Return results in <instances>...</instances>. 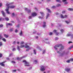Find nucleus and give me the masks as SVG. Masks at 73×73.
<instances>
[{"label":"nucleus","mask_w":73,"mask_h":73,"mask_svg":"<svg viewBox=\"0 0 73 73\" xmlns=\"http://www.w3.org/2000/svg\"><path fill=\"white\" fill-rule=\"evenodd\" d=\"M13 4V3L11 2V3H7L6 4V5L7 7L6 8V9H5V10L6 11L7 13H8V14H11V13L9 12V7L10 8H11V9H13L15 8V6L14 5L10 6L9 7V5H11V4Z\"/></svg>","instance_id":"f257e3e1"},{"label":"nucleus","mask_w":73,"mask_h":73,"mask_svg":"<svg viewBox=\"0 0 73 73\" xmlns=\"http://www.w3.org/2000/svg\"><path fill=\"white\" fill-rule=\"evenodd\" d=\"M60 47L61 48L59 50H63V49H64V46H62L61 44H56L55 45V46H54V48L55 50H57V48H58V47Z\"/></svg>","instance_id":"f03ea898"},{"label":"nucleus","mask_w":73,"mask_h":73,"mask_svg":"<svg viewBox=\"0 0 73 73\" xmlns=\"http://www.w3.org/2000/svg\"><path fill=\"white\" fill-rule=\"evenodd\" d=\"M23 62H25V66H29V63L26 60H23Z\"/></svg>","instance_id":"7ed1b4c3"},{"label":"nucleus","mask_w":73,"mask_h":73,"mask_svg":"<svg viewBox=\"0 0 73 73\" xmlns=\"http://www.w3.org/2000/svg\"><path fill=\"white\" fill-rule=\"evenodd\" d=\"M37 15V14L35 12H33L31 14L32 16H33V17L36 16Z\"/></svg>","instance_id":"20e7f679"},{"label":"nucleus","mask_w":73,"mask_h":73,"mask_svg":"<svg viewBox=\"0 0 73 73\" xmlns=\"http://www.w3.org/2000/svg\"><path fill=\"white\" fill-rule=\"evenodd\" d=\"M25 11H27L28 13H30L31 12V10L30 9H28L27 8H25Z\"/></svg>","instance_id":"39448f33"},{"label":"nucleus","mask_w":73,"mask_h":73,"mask_svg":"<svg viewBox=\"0 0 73 73\" xmlns=\"http://www.w3.org/2000/svg\"><path fill=\"white\" fill-rule=\"evenodd\" d=\"M6 62V61H3L1 63H0V65L2 66H5V64H4V63Z\"/></svg>","instance_id":"423d86ee"},{"label":"nucleus","mask_w":73,"mask_h":73,"mask_svg":"<svg viewBox=\"0 0 73 73\" xmlns=\"http://www.w3.org/2000/svg\"><path fill=\"white\" fill-rule=\"evenodd\" d=\"M41 68L40 69V70L42 72H43L45 70V69L44 66H42L41 67Z\"/></svg>","instance_id":"0eeeda50"},{"label":"nucleus","mask_w":73,"mask_h":73,"mask_svg":"<svg viewBox=\"0 0 73 73\" xmlns=\"http://www.w3.org/2000/svg\"><path fill=\"white\" fill-rule=\"evenodd\" d=\"M25 48H29V46L28 45L27 43L26 44V45L25 46Z\"/></svg>","instance_id":"6e6552de"},{"label":"nucleus","mask_w":73,"mask_h":73,"mask_svg":"<svg viewBox=\"0 0 73 73\" xmlns=\"http://www.w3.org/2000/svg\"><path fill=\"white\" fill-rule=\"evenodd\" d=\"M70 68H66L65 69V70L67 72H69L70 71Z\"/></svg>","instance_id":"1a4fd4ad"},{"label":"nucleus","mask_w":73,"mask_h":73,"mask_svg":"<svg viewBox=\"0 0 73 73\" xmlns=\"http://www.w3.org/2000/svg\"><path fill=\"white\" fill-rule=\"evenodd\" d=\"M1 13H2V14L3 15L4 17H5V13L4 12V11H1Z\"/></svg>","instance_id":"9d476101"},{"label":"nucleus","mask_w":73,"mask_h":73,"mask_svg":"<svg viewBox=\"0 0 73 73\" xmlns=\"http://www.w3.org/2000/svg\"><path fill=\"white\" fill-rule=\"evenodd\" d=\"M43 28H45L46 27V23L45 22H43Z\"/></svg>","instance_id":"9b49d317"},{"label":"nucleus","mask_w":73,"mask_h":73,"mask_svg":"<svg viewBox=\"0 0 73 73\" xmlns=\"http://www.w3.org/2000/svg\"><path fill=\"white\" fill-rule=\"evenodd\" d=\"M46 9L47 10L48 12H49V13H51L52 12L50 10L48 9V8H46Z\"/></svg>","instance_id":"f8f14e48"},{"label":"nucleus","mask_w":73,"mask_h":73,"mask_svg":"<svg viewBox=\"0 0 73 73\" xmlns=\"http://www.w3.org/2000/svg\"><path fill=\"white\" fill-rule=\"evenodd\" d=\"M9 25V26H12V24L11 23H8L6 24V26Z\"/></svg>","instance_id":"ddd939ff"},{"label":"nucleus","mask_w":73,"mask_h":73,"mask_svg":"<svg viewBox=\"0 0 73 73\" xmlns=\"http://www.w3.org/2000/svg\"><path fill=\"white\" fill-rule=\"evenodd\" d=\"M68 11H73V9L72 8H69L68 9Z\"/></svg>","instance_id":"4468645a"},{"label":"nucleus","mask_w":73,"mask_h":73,"mask_svg":"<svg viewBox=\"0 0 73 73\" xmlns=\"http://www.w3.org/2000/svg\"><path fill=\"white\" fill-rule=\"evenodd\" d=\"M19 35L21 36H23V32H22V31H21L20 33H19Z\"/></svg>","instance_id":"2eb2a0df"},{"label":"nucleus","mask_w":73,"mask_h":73,"mask_svg":"<svg viewBox=\"0 0 73 73\" xmlns=\"http://www.w3.org/2000/svg\"><path fill=\"white\" fill-rule=\"evenodd\" d=\"M4 36H5V38H7L8 37V35H7L5 34H3Z\"/></svg>","instance_id":"dca6fc26"},{"label":"nucleus","mask_w":73,"mask_h":73,"mask_svg":"<svg viewBox=\"0 0 73 73\" xmlns=\"http://www.w3.org/2000/svg\"><path fill=\"white\" fill-rule=\"evenodd\" d=\"M1 20H2L3 21H4V18L1 17L0 18V21H1Z\"/></svg>","instance_id":"f3484780"},{"label":"nucleus","mask_w":73,"mask_h":73,"mask_svg":"<svg viewBox=\"0 0 73 73\" xmlns=\"http://www.w3.org/2000/svg\"><path fill=\"white\" fill-rule=\"evenodd\" d=\"M5 19L6 21H9V18L8 17H5Z\"/></svg>","instance_id":"a211bd4d"},{"label":"nucleus","mask_w":73,"mask_h":73,"mask_svg":"<svg viewBox=\"0 0 73 73\" xmlns=\"http://www.w3.org/2000/svg\"><path fill=\"white\" fill-rule=\"evenodd\" d=\"M60 6L61 5L60 4H58L56 5V7H60Z\"/></svg>","instance_id":"6ab92c4d"},{"label":"nucleus","mask_w":73,"mask_h":73,"mask_svg":"<svg viewBox=\"0 0 73 73\" xmlns=\"http://www.w3.org/2000/svg\"><path fill=\"white\" fill-rule=\"evenodd\" d=\"M2 40H3V41H4V42H6V39H5V38H3L2 39Z\"/></svg>","instance_id":"aec40b11"},{"label":"nucleus","mask_w":73,"mask_h":73,"mask_svg":"<svg viewBox=\"0 0 73 73\" xmlns=\"http://www.w3.org/2000/svg\"><path fill=\"white\" fill-rule=\"evenodd\" d=\"M49 14H47L46 17V19H48V17H49Z\"/></svg>","instance_id":"412c9836"},{"label":"nucleus","mask_w":73,"mask_h":73,"mask_svg":"<svg viewBox=\"0 0 73 73\" xmlns=\"http://www.w3.org/2000/svg\"><path fill=\"white\" fill-rule=\"evenodd\" d=\"M60 32L61 33H63L64 32V30H63L62 29H61L60 30Z\"/></svg>","instance_id":"4be33fe9"},{"label":"nucleus","mask_w":73,"mask_h":73,"mask_svg":"<svg viewBox=\"0 0 73 73\" xmlns=\"http://www.w3.org/2000/svg\"><path fill=\"white\" fill-rule=\"evenodd\" d=\"M33 51L34 54H36V50H34Z\"/></svg>","instance_id":"5701e85b"},{"label":"nucleus","mask_w":73,"mask_h":73,"mask_svg":"<svg viewBox=\"0 0 73 73\" xmlns=\"http://www.w3.org/2000/svg\"><path fill=\"white\" fill-rule=\"evenodd\" d=\"M65 22L66 23V24H69V22H68V21H65Z\"/></svg>","instance_id":"b1692460"},{"label":"nucleus","mask_w":73,"mask_h":73,"mask_svg":"<svg viewBox=\"0 0 73 73\" xmlns=\"http://www.w3.org/2000/svg\"><path fill=\"white\" fill-rule=\"evenodd\" d=\"M56 1L57 2L61 3V1L60 0H56Z\"/></svg>","instance_id":"393cba45"},{"label":"nucleus","mask_w":73,"mask_h":73,"mask_svg":"<svg viewBox=\"0 0 73 73\" xmlns=\"http://www.w3.org/2000/svg\"><path fill=\"white\" fill-rule=\"evenodd\" d=\"M60 16H61V18H62V19H64V16H63V15H62V14H61V15Z\"/></svg>","instance_id":"a878e982"},{"label":"nucleus","mask_w":73,"mask_h":73,"mask_svg":"<svg viewBox=\"0 0 73 73\" xmlns=\"http://www.w3.org/2000/svg\"><path fill=\"white\" fill-rule=\"evenodd\" d=\"M13 30V28H12L10 30V32H12V31Z\"/></svg>","instance_id":"bb28decb"},{"label":"nucleus","mask_w":73,"mask_h":73,"mask_svg":"<svg viewBox=\"0 0 73 73\" xmlns=\"http://www.w3.org/2000/svg\"><path fill=\"white\" fill-rule=\"evenodd\" d=\"M40 14L42 15V16H44V13L40 12Z\"/></svg>","instance_id":"cd10ccee"},{"label":"nucleus","mask_w":73,"mask_h":73,"mask_svg":"<svg viewBox=\"0 0 73 73\" xmlns=\"http://www.w3.org/2000/svg\"><path fill=\"white\" fill-rule=\"evenodd\" d=\"M34 62L35 64H37V61L35 60L34 61Z\"/></svg>","instance_id":"c85d7f7f"},{"label":"nucleus","mask_w":73,"mask_h":73,"mask_svg":"<svg viewBox=\"0 0 73 73\" xmlns=\"http://www.w3.org/2000/svg\"><path fill=\"white\" fill-rule=\"evenodd\" d=\"M25 46L24 45H21L20 46V47L21 48H23V47H24Z\"/></svg>","instance_id":"c756f323"},{"label":"nucleus","mask_w":73,"mask_h":73,"mask_svg":"<svg viewBox=\"0 0 73 73\" xmlns=\"http://www.w3.org/2000/svg\"><path fill=\"white\" fill-rule=\"evenodd\" d=\"M52 34H53V33L51 32H50L49 34V35L50 36L51 35H52Z\"/></svg>","instance_id":"7c9ffc66"},{"label":"nucleus","mask_w":73,"mask_h":73,"mask_svg":"<svg viewBox=\"0 0 73 73\" xmlns=\"http://www.w3.org/2000/svg\"><path fill=\"white\" fill-rule=\"evenodd\" d=\"M12 17H13V16H15V13H12Z\"/></svg>","instance_id":"2f4dec72"},{"label":"nucleus","mask_w":73,"mask_h":73,"mask_svg":"<svg viewBox=\"0 0 73 73\" xmlns=\"http://www.w3.org/2000/svg\"><path fill=\"white\" fill-rule=\"evenodd\" d=\"M31 48H28V49L26 50L27 51V52H28V51L29 50H30V49H31Z\"/></svg>","instance_id":"473e14b6"},{"label":"nucleus","mask_w":73,"mask_h":73,"mask_svg":"<svg viewBox=\"0 0 73 73\" xmlns=\"http://www.w3.org/2000/svg\"><path fill=\"white\" fill-rule=\"evenodd\" d=\"M32 17V16H29V19H31Z\"/></svg>","instance_id":"72a5a7b5"},{"label":"nucleus","mask_w":73,"mask_h":73,"mask_svg":"<svg viewBox=\"0 0 73 73\" xmlns=\"http://www.w3.org/2000/svg\"><path fill=\"white\" fill-rule=\"evenodd\" d=\"M68 17V15H65L64 16V18H66Z\"/></svg>","instance_id":"f704fd0d"},{"label":"nucleus","mask_w":73,"mask_h":73,"mask_svg":"<svg viewBox=\"0 0 73 73\" xmlns=\"http://www.w3.org/2000/svg\"><path fill=\"white\" fill-rule=\"evenodd\" d=\"M11 62L12 63H13V64H15V63H16V62H15V61H12Z\"/></svg>","instance_id":"c9c22d12"},{"label":"nucleus","mask_w":73,"mask_h":73,"mask_svg":"<svg viewBox=\"0 0 73 73\" xmlns=\"http://www.w3.org/2000/svg\"><path fill=\"white\" fill-rule=\"evenodd\" d=\"M17 32H18V31L17 30V29H16L15 30V33H17Z\"/></svg>","instance_id":"e433bc0d"},{"label":"nucleus","mask_w":73,"mask_h":73,"mask_svg":"<svg viewBox=\"0 0 73 73\" xmlns=\"http://www.w3.org/2000/svg\"><path fill=\"white\" fill-rule=\"evenodd\" d=\"M3 38V37L1 36V35L0 34V40Z\"/></svg>","instance_id":"4c0bfd02"},{"label":"nucleus","mask_w":73,"mask_h":73,"mask_svg":"<svg viewBox=\"0 0 73 73\" xmlns=\"http://www.w3.org/2000/svg\"><path fill=\"white\" fill-rule=\"evenodd\" d=\"M45 52V50H44L43 51L42 54H44Z\"/></svg>","instance_id":"58836bf2"},{"label":"nucleus","mask_w":73,"mask_h":73,"mask_svg":"<svg viewBox=\"0 0 73 73\" xmlns=\"http://www.w3.org/2000/svg\"><path fill=\"white\" fill-rule=\"evenodd\" d=\"M45 41H48L49 40V39L48 38H46L45 39Z\"/></svg>","instance_id":"ea45409f"},{"label":"nucleus","mask_w":73,"mask_h":73,"mask_svg":"<svg viewBox=\"0 0 73 73\" xmlns=\"http://www.w3.org/2000/svg\"><path fill=\"white\" fill-rule=\"evenodd\" d=\"M3 27V25H0V28H2Z\"/></svg>","instance_id":"a19ab883"},{"label":"nucleus","mask_w":73,"mask_h":73,"mask_svg":"<svg viewBox=\"0 0 73 73\" xmlns=\"http://www.w3.org/2000/svg\"><path fill=\"white\" fill-rule=\"evenodd\" d=\"M3 45V44L2 42H0V46H2Z\"/></svg>","instance_id":"79ce46f5"},{"label":"nucleus","mask_w":73,"mask_h":73,"mask_svg":"<svg viewBox=\"0 0 73 73\" xmlns=\"http://www.w3.org/2000/svg\"><path fill=\"white\" fill-rule=\"evenodd\" d=\"M56 35H58V34H59V33L58 32H56Z\"/></svg>","instance_id":"37998d69"},{"label":"nucleus","mask_w":73,"mask_h":73,"mask_svg":"<svg viewBox=\"0 0 73 73\" xmlns=\"http://www.w3.org/2000/svg\"><path fill=\"white\" fill-rule=\"evenodd\" d=\"M70 60H68L66 61V62H68V63H69V62H70Z\"/></svg>","instance_id":"c03bdc74"},{"label":"nucleus","mask_w":73,"mask_h":73,"mask_svg":"<svg viewBox=\"0 0 73 73\" xmlns=\"http://www.w3.org/2000/svg\"><path fill=\"white\" fill-rule=\"evenodd\" d=\"M13 55V54H10L9 55V57H11V56H12V55Z\"/></svg>","instance_id":"a18cd8bd"},{"label":"nucleus","mask_w":73,"mask_h":73,"mask_svg":"<svg viewBox=\"0 0 73 73\" xmlns=\"http://www.w3.org/2000/svg\"><path fill=\"white\" fill-rule=\"evenodd\" d=\"M2 57V54L1 53H0V58Z\"/></svg>","instance_id":"49530a36"},{"label":"nucleus","mask_w":73,"mask_h":73,"mask_svg":"<svg viewBox=\"0 0 73 73\" xmlns=\"http://www.w3.org/2000/svg\"><path fill=\"white\" fill-rule=\"evenodd\" d=\"M36 33V31H34L33 32V33L34 34H35Z\"/></svg>","instance_id":"de8ad7c7"},{"label":"nucleus","mask_w":73,"mask_h":73,"mask_svg":"<svg viewBox=\"0 0 73 73\" xmlns=\"http://www.w3.org/2000/svg\"><path fill=\"white\" fill-rule=\"evenodd\" d=\"M58 38L57 37H56L55 38V40H58Z\"/></svg>","instance_id":"09e8293b"},{"label":"nucleus","mask_w":73,"mask_h":73,"mask_svg":"<svg viewBox=\"0 0 73 73\" xmlns=\"http://www.w3.org/2000/svg\"><path fill=\"white\" fill-rule=\"evenodd\" d=\"M52 8H56V7L54 6H53L52 7Z\"/></svg>","instance_id":"8fccbe9b"},{"label":"nucleus","mask_w":73,"mask_h":73,"mask_svg":"<svg viewBox=\"0 0 73 73\" xmlns=\"http://www.w3.org/2000/svg\"><path fill=\"white\" fill-rule=\"evenodd\" d=\"M53 32H54L55 33H56V32H57V31L56 30H54L53 31Z\"/></svg>","instance_id":"3c124183"},{"label":"nucleus","mask_w":73,"mask_h":73,"mask_svg":"<svg viewBox=\"0 0 73 73\" xmlns=\"http://www.w3.org/2000/svg\"><path fill=\"white\" fill-rule=\"evenodd\" d=\"M71 35L70 34H68L67 35V36H71Z\"/></svg>","instance_id":"603ef678"},{"label":"nucleus","mask_w":73,"mask_h":73,"mask_svg":"<svg viewBox=\"0 0 73 73\" xmlns=\"http://www.w3.org/2000/svg\"><path fill=\"white\" fill-rule=\"evenodd\" d=\"M70 61H73V58H71L70 59Z\"/></svg>","instance_id":"864d4df0"},{"label":"nucleus","mask_w":73,"mask_h":73,"mask_svg":"<svg viewBox=\"0 0 73 73\" xmlns=\"http://www.w3.org/2000/svg\"><path fill=\"white\" fill-rule=\"evenodd\" d=\"M24 43V42H21V44H23Z\"/></svg>","instance_id":"5fc2aeb1"},{"label":"nucleus","mask_w":73,"mask_h":73,"mask_svg":"<svg viewBox=\"0 0 73 73\" xmlns=\"http://www.w3.org/2000/svg\"><path fill=\"white\" fill-rule=\"evenodd\" d=\"M65 13V11H63L62 12V13Z\"/></svg>","instance_id":"6e6d98bb"},{"label":"nucleus","mask_w":73,"mask_h":73,"mask_svg":"<svg viewBox=\"0 0 73 73\" xmlns=\"http://www.w3.org/2000/svg\"><path fill=\"white\" fill-rule=\"evenodd\" d=\"M15 49H16L15 48H14L12 50H13V51H15Z\"/></svg>","instance_id":"4d7b16f0"},{"label":"nucleus","mask_w":73,"mask_h":73,"mask_svg":"<svg viewBox=\"0 0 73 73\" xmlns=\"http://www.w3.org/2000/svg\"><path fill=\"white\" fill-rule=\"evenodd\" d=\"M2 6V3H0V7H1Z\"/></svg>","instance_id":"13d9d810"},{"label":"nucleus","mask_w":73,"mask_h":73,"mask_svg":"<svg viewBox=\"0 0 73 73\" xmlns=\"http://www.w3.org/2000/svg\"><path fill=\"white\" fill-rule=\"evenodd\" d=\"M64 4H68V2H64Z\"/></svg>","instance_id":"bf43d9fd"},{"label":"nucleus","mask_w":73,"mask_h":73,"mask_svg":"<svg viewBox=\"0 0 73 73\" xmlns=\"http://www.w3.org/2000/svg\"><path fill=\"white\" fill-rule=\"evenodd\" d=\"M62 1L63 2H65V1H66V0H62Z\"/></svg>","instance_id":"052dcab7"},{"label":"nucleus","mask_w":73,"mask_h":73,"mask_svg":"<svg viewBox=\"0 0 73 73\" xmlns=\"http://www.w3.org/2000/svg\"><path fill=\"white\" fill-rule=\"evenodd\" d=\"M15 43H16V42L15 41H14L13 42V44H15Z\"/></svg>","instance_id":"680f3d73"},{"label":"nucleus","mask_w":73,"mask_h":73,"mask_svg":"<svg viewBox=\"0 0 73 73\" xmlns=\"http://www.w3.org/2000/svg\"><path fill=\"white\" fill-rule=\"evenodd\" d=\"M73 42H71V41H69L68 42V44H70V43H72Z\"/></svg>","instance_id":"e2e57ef3"},{"label":"nucleus","mask_w":73,"mask_h":73,"mask_svg":"<svg viewBox=\"0 0 73 73\" xmlns=\"http://www.w3.org/2000/svg\"><path fill=\"white\" fill-rule=\"evenodd\" d=\"M16 70H13V72H16Z\"/></svg>","instance_id":"0e129e2a"},{"label":"nucleus","mask_w":73,"mask_h":73,"mask_svg":"<svg viewBox=\"0 0 73 73\" xmlns=\"http://www.w3.org/2000/svg\"><path fill=\"white\" fill-rule=\"evenodd\" d=\"M38 18L39 19H41V16H39L38 17Z\"/></svg>","instance_id":"69168bd1"},{"label":"nucleus","mask_w":73,"mask_h":73,"mask_svg":"<svg viewBox=\"0 0 73 73\" xmlns=\"http://www.w3.org/2000/svg\"><path fill=\"white\" fill-rule=\"evenodd\" d=\"M57 53H58V54H60V51H57Z\"/></svg>","instance_id":"338daca9"},{"label":"nucleus","mask_w":73,"mask_h":73,"mask_svg":"<svg viewBox=\"0 0 73 73\" xmlns=\"http://www.w3.org/2000/svg\"><path fill=\"white\" fill-rule=\"evenodd\" d=\"M35 11H37V9L35 8Z\"/></svg>","instance_id":"774afa93"}]
</instances>
